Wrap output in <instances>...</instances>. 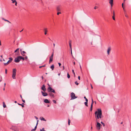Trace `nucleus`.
Returning <instances> with one entry per match:
<instances>
[{
    "mask_svg": "<svg viewBox=\"0 0 131 131\" xmlns=\"http://www.w3.org/2000/svg\"><path fill=\"white\" fill-rule=\"evenodd\" d=\"M47 90L49 92H53L54 93H56V92L51 87L49 86L47 88Z\"/></svg>",
    "mask_w": 131,
    "mask_h": 131,
    "instance_id": "nucleus-2",
    "label": "nucleus"
},
{
    "mask_svg": "<svg viewBox=\"0 0 131 131\" xmlns=\"http://www.w3.org/2000/svg\"><path fill=\"white\" fill-rule=\"evenodd\" d=\"M7 70L6 69L5 71V73L6 74L7 73Z\"/></svg>",
    "mask_w": 131,
    "mask_h": 131,
    "instance_id": "nucleus-48",
    "label": "nucleus"
},
{
    "mask_svg": "<svg viewBox=\"0 0 131 131\" xmlns=\"http://www.w3.org/2000/svg\"><path fill=\"white\" fill-rule=\"evenodd\" d=\"M40 119L41 121H45L46 120L45 119V118H43V117H40Z\"/></svg>",
    "mask_w": 131,
    "mask_h": 131,
    "instance_id": "nucleus-23",
    "label": "nucleus"
},
{
    "mask_svg": "<svg viewBox=\"0 0 131 131\" xmlns=\"http://www.w3.org/2000/svg\"><path fill=\"white\" fill-rule=\"evenodd\" d=\"M80 64V69H81V70H82V68H81V65H80V64Z\"/></svg>",
    "mask_w": 131,
    "mask_h": 131,
    "instance_id": "nucleus-47",
    "label": "nucleus"
},
{
    "mask_svg": "<svg viewBox=\"0 0 131 131\" xmlns=\"http://www.w3.org/2000/svg\"><path fill=\"white\" fill-rule=\"evenodd\" d=\"M24 58L25 60H26L27 59L28 57L27 56H26Z\"/></svg>",
    "mask_w": 131,
    "mask_h": 131,
    "instance_id": "nucleus-43",
    "label": "nucleus"
},
{
    "mask_svg": "<svg viewBox=\"0 0 131 131\" xmlns=\"http://www.w3.org/2000/svg\"><path fill=\"white\" fill-rule=\"evenodd\" d=\"M4 21H7L9 23H11L8 20H7L6 19H5V20H4Z\"/></svg>",
    "mask_w": 131,
    "mask_h": 131,
    "instance_id": "nucleus-39",
    "label": "nucleus"
},
{
    "mask_svg": "<svg viewBox=\"0 0 131 131\" xmlns=\"http://www.w3.org/2000/svg\"><path fill=\"white\" fill-rule=\"evenodd\" d=\"M67 77L68 79L70 78V76L69 74L68 73H67Z\"/></svg>",
    "mask_w": 131,
    "mask_h": 131,
    "instance_id": "nucleus-30",
    "label": "nucleus"
},
{
    "mask_svg": "<svg viewBox=\"0 0 131 131\" xmlns=\"http://www.w3.org/2000/svg\"><path fill=\"white\" fill-rule=\"evenodd\" d=\"M91 88L92 89H93V87L92 85H91Z\"/></svg>",
    "mask_w": 131,
    "mask_h": 131,
    "instance_id": "nucleus-60",
    "label": "nucleus"
},
{
    "mask_svg": "<svg viewBox=\"0 0 131 131\" xmlns=\"http://www.w3.org/2000/svg\"><path fill=\"white\" fill-rule=\"evenodd\" d=\"M36 130V129H35V128H34V129H32L31 130V131H35V130Z\"/></svg>",
    "mask_w": 131,
    "mask_h": 131,
    "instance_id": "nucleus-44",
    "label": "nucleus"
},
{
    "mask_svg": "<svg viewBox=\"0 0 131 131\" xmlns=\"http://www.w3.org/2000/svg\"><path fill=\"white\" fill-rule=\"evenodd\" d=\"M58 64H59V66H60L61 65V63H58Z\"/></svg>",
    "mask_w": 131,
    "mask_h": 131,
    "instance_id": "nucleus-51",
    "label": "nucleus"
},
{
    "mask_svg": "<svg viewBox=\"0 0 131 131\" xmlns=\"http://www.w3.org/2000/svg\"><path fill=\"white\" fill-rule=\"evenodd\" d=\"M53 54H52L51 56L50 57V58H51V59H53Z\"/></svg>",
    "mask_w": 131,
    "mask_h": 131,
    "instance_id": "nucleus-34",
    "label": "nucleus"
},
{
    "mask_svg": "<svg viewBox=\"0 0 131 131\" xmlns=\"http://www.w3.org/2000/svg\"><path fill=\"white\" fill-rule=\"evenodd\" d=\"M20 97H21V98L22 99H23V98H22V96H21V95H20Z\"/></svg>",
    "mask_w": 131,
    "mask_h": 131,
    "instance_id": "nucleus-57",
    "label": "nucleus"
},
{
    "mask_svg": "<svg viewBox=\"0 0 131 131\" xmlns=\"http://www.w3.org/2000/svg\"><path fill=\"white\" fill-rule=\"evenodd\" d=\"M40 131H46L45 130H44V128H42V129H40Z\"/></svg>",
    "mask_w": 131,
    "mask_h": 131,
    "instance_id": "nucleus-31",
    "label": "nucleus"
},
{
    "mask_svg": "<svg viewBox=\"0 0 131 131\" xmlns=\"http://www.w3.org/2000/svg\"><path fill=\"white\" fill-rule=\"evenodd\" d=\"M57 9L58 11H60L61 10L59 6H58L57 7Z\"/></svg>",
    "mask_w": 131,
    "mask_h": 131,
    "instance_id": "nucleus-20",
    "label": "nucleus"
},
{
    "mask_svg": "<svg viewBox=\"0 0 131 131\" xmlns=\"http://www.w3.org/2000/svg\"><path fill=\"white\" fill-rule=\"evenodd\" d=\"M20 60L21 59L23 60H25V58L24 57L20 56Z\"/></svg>",
    "mask_w": 131,
    "mask_h": 131,
    "instance_id": "nucleus-26",
    "label": "nucleus"
},
{
    "mask_svg": "<svg viewBox=\"0 0 131 131\" xmlns=\"http://www.w3.org/2000/svg\"><path fill=\"white\" fill-rule=\"evenodd\" d=\"M80 76H79L78 77V79L79 80H80Z\"/></svg>",
    "mask_w": 131,
    "mask_h": 131,
    "instance_id": "nucleus-53",
    "label": "nucleus"
},
{
    "mask_svg": "<svg viewBox=\"0 0 131 131\" xmlns=\"http://www.w3.org/2000/svg\"><path fill=\"white\" fill-rule=\"evenodd\" d=\"M71 40H70L69 42V46L70 47V49H72V48H71V46L72 45H71Z\"/></svg>",
    "mask_w": 131,
    "mask_h": 131,
    "instance_id": "nucleus-18",
    "label": "nucleus"
},
{
    "mask_svg": "<svg viewBox=\"0 0 131 131\" xmlns=\"http://www.w3.org/2000/svg\"><path fill=\"white\" fill-rule=\"evenodd\" d=\"M54 68V65L52 64L51 67L50 68L52 69V70H53Z\"/></svg>",
    "mask_w": 131,
    "mask_h": 131,
    "instance_id": "nucleus-22",
    "label": "nucleus"
},
{
    "mask_svg": "<svg viewBox=\"0 0 131 131\" xmlns=\"http://www.w3.org/2000/svg\"><path fill=\"white\" fill-rule=\"evenodd\" d=\"M53 101L54 103H56V102L55 100H53Z\"/></svg>",
    "mask_w": 131,
    "mask_h": 131,
    "instance_id": "nucleus-41",
    "label": "nucleus"
},
{
    "mask_svg": "<svg viewBox=\"0 0 131 131\" xmlns=\"http://www.w3.org/2000/svg\"><path fill=\"white\" fill-rule=\"evenodd\" d=\"M61 14V13L60 12H58L57 13V15H58L59 14Z\"/></svg>",
    "mask_w": 131,
    "mask_h": 131,
    "instance_id": "nucleus-52",
    "label": "nucleus"
},
{
    "mask_svg": "<svg viewBox=\"0 0 131 131\" xmlns=\"http://www.w3.org/2000/svg\"><path fill=\"white\" fill-rule=\"evenodd\" d=\"M71 100H73L77 98V97L75 96V94L73 92H72L71 93Z\"/></svg>",
    "mask_w": 131,
    "mask_h": 131,
    "instance_id": "nucleus-5",
    "label": "nucleus"
},
{
    "mask_svg": "<svg viewBox=\"0 0 131 131\" xmlns=\"http://www.w3.org/2000/svg\"><path fill=\"white\" fill-rule=\"evenodd\" d=\"M84 104H85V105L87 106H88V102L86 101V102H85L84 103Z\"/></svg>",
    "mask_w": 131,
    "mask_h": 131,
    "instance_id": "nucleus-27",
    "label": "nucleus"
},
{
    "mask_svg": "<svg viewBox=\"0 0 131 131\" xmlns=\"http://www.w3.org/2000/svg\"><path fill=\"white\" fill-rule=\"evenodd\" d=\"M17 2H16L15 3V5L16 6H17Z\"/></svg>",
    "mask_w": 131,
    "mask_h": 131,
    "instance_id": "nucleus-55",
    "label": "nucleus"
},
{
    "mask_svg": "<svg viewBox=\"0 0 131 131\" xmlns=\"http://www.w3.org/2000/svg\"><path fill=\"white\" fill-rule=\"evenodd\" d=\"M60 73H59L58 74V75L59 76L60 75Z\"/></svg>",
    "mask_w": 131,
    "mask_h": 131,
    "instance_id": "nucleus-63",
    "label": "nucleus"
},
{
    "mask_svg": "<svg viewBox=\"0 0 131 131\" xmlns=\"http://www.w3.org/2000/svg\"><path fill=\"white\" fill-rule=\"evenodd\" d=\"M38 122H37V124H36V126H37V125H38Z\"/></svg>",
    "mask_w": 131,
    "mask_h": 131,
    "instance_id": "nucleus-62",
    "label": "nucleus"
},
{
    "mask_svg": "<svg viewBox=\"0 0 131 131\" xmlns=\"http://www.w3.org/2000/svg\"><path fill=\"white\" fill-rule=\"evenodd\" d=\"M109 3L111 4L112 6L113 4V0H109Z\"/></svg>",
    "mask_w": 131,
    "mask_h": 131,
    "instance_id": "nucleus-16",
    "label": "nucleus"
},
{
    "mask_svg": "<svg viewBox=\"0 0 131 131\" xmlns=\"http://www.w3.org/2000/svg\"><path fill=\"white\" fill-rule=\"evenodd\" d=\"M96 111L97 112V114L99 116V118H101L102 112L101 109H98L97 110V111Z\"/></svg>",
    "mask_w": 131,
    "mask_h": 131,
    "instance_id": "nucleus-1",
    "label": "nucleus"
},
{
    "mask_svg": "<svg viewBox=\"0 0 131 131\" xmlns=\"http://www.w3.org/2000/svg\"><path fill=\"white\" fill-rule=\"evenodd\" d=\"M5 85H6V83H5L4 84V87H5Z\"/></svg>",
    "mask_w": 131,
    "mask_h": 131,
    "instance_id": "nucleus-58",
    "label": "nucleus"
},
{
    "mask_svg": "<svg viewBox=\"0 0 131 131\" xmlns=\"http://www.w3.org/2000/svg\"><path fill=\"white\" fill-rule=\"evenodd\" d=\"M53 60V59H51V58H50V59H49V63H50Z\"/></svg>",
    "mask_w": 131,
    "mask_h": 131,
    "instance_id": "nucleus-25",
    "label": "nucleus"
},
{
    "mask_svg": "<svg viewBox=\"0 0 131 131\" xmlns=\"http://www.w3.org/2000/svg\"><path fill=\"white\" fill-rule=\"evenodd\" d=\"M55 44L54 43H53V47H54L55 46Z\"/></svg>",
    "mask_w": 131,
    "mask_h": 131,
    "instance_id": "nucleus-56",
    "label": "nucleus"
},
{
    "mask_svg": "<svg viewBox=\"0 0 131 131\" xmlns=\"http://www.w3.org/2000/svg\"><path fill=\"white\" fill-rule=\"evenodd\" d=\"M72 71L73 73V74L74 75V77H75V73L74 71V70H72Z\"/></svg>",
    "mask_w": 131,
    "mask_h": 131,
    "instance_id": "nucleus-29",
    "label": "nucleus"
},
{
    "mask_svg": "<svg viewBox=\"0 0 131 131\" xmlns=\"http://www.w3.org/2000/svg\"><path fill=\"white\" fill-rule=\"evenodd\" d=\"M37 126H36V125L34 128L35 129H36L37 128Z\"/></svg>",
    "mask_w": 131,
    "mask_h": 131,
    "instance_id": "nucleus-54",
    "label": "nucleus"
},
{
    "mask_svg": "<svg viewBox=\"0 0 131 131\" xmlns=\"http://www.w3.org/2000/svg\"><path fill=\"white\" fill-rule=\"evenodd\" d=\"M0 61L1 62H2L3 61H5V60H4V59L2 58V59H0Z\"/></svg>",
    "mask_w": 131,
    "mask_h": 131,
    "instance_id": "nucleus-33",
    "label": "nucleus"
},
{
    "mask_svg": "<svg viewBox=\"0 0 131 131\" xmlns=\"http://www.w3.org/2000/svg\"><path fill=\"white\" fill-rule=\"evenodd\" d=\"M97 111H96L95 113V117L96 119V122H97V119H98L99 118V117L97 114Z\"/></svg>",
    "mask_w": 131,
    "mask_h": 131,
    "instance_id": "nucleus-11",
    "label": "nucleus"
},
{
    "mask_svg": "<svg viewBox=\"0 0 131 131\" xmlns=\"http://www.w3.org/2000/svg\"><path fill=\"white\" fill-rule=\"evenodd\" d=\"M2 19H3V20H5V19H4V18H2Z\"/></svg>",
    "mask_w": 131,
    "mask_h": 131,
    "instance_id": "nucleus-61",
    "label": "nucleus"
},
{
    "mask_svg": "<svg viewBox=\"0 0 131 131\" xmlns=\"http://www.w3.org/2000/svg\"><path fill=\"white\" fill-rule=\"evenodd\" d=\"M16 69H14L13 71V74L12 77L13 79L16 78Z\"/></svg>",
    "mask_w": 131,
    "mask_h": 131,
    "instance_id": "nucleus-3",
    "label": "nucleus"
},
{
    "mask_svg": "<svg viewBox=\"0 0 131 131\" xmlns=\"http://www.w3.org/2000/svg\"><path fill=\"white\" fill-rule=\"evenodd\" d=\"M45 65H44L43 66H40L39 67V68H41L42 67H45Z\"/></svg>",
    "mask_w": 131,
    "mask_h": 131,
    "instance_id": "nucleus-40",
    "label": "nucleus"
},
{
    "mask_svg": "<svg viewBox=\"0 0 131 131\" xmlns=\"http://www.w3.org/2000/svg\"><path fill=\"white\" fill-rule=\"evenodd\" d=\"M3 107L4 108H5L6 107V106L5 105V103L4 102H3Z\"/></svg>",
    "mask_w": 131,
    "mask_h": 131,
    "instance_id": "nucleus-24",
    "label": "nucleus"
},
{
    "mask_svg": "<svg viewBox=\"0 0 131 131\" xmlns=\"http://www.w3.org/2000/svg\"><path fill=\"white\" fill-rule=\"evenodd\" d=\"M92 104H91V111L92 110V106H93V99L92 98Z\"/></svg>",
    "mask_w": 131,
    "mask_h": 131,
    "instance_id": "nucleus-17",
    "label": "nucleus"
},
{
    "mask_svg": "<svg viewBox=\"0 0 131 131\" xmlns=\"http://www.w3.org/2000/svg\"><path fill=\"white\" fill-rule=\"evenodd\" d=\"M44 102L45 103H50L49 101L47 99H45L44 100Z\"/></svg>",
    "mask_w": 131,
    "mask_h": 131,
    "instance_id": "nucleus-15",
    "label": "nucleus"
},
{
    "mask_svg": "<svg viewBox=\"0 0 131 131\" xmlns=\"http://www.w3.org/2000/svg\"><path fill=\"white\" fill-rule=\"evenodd\" d=\"M44 31H45V34L46 35L47 34V28H45L44 29Z\"/></svg>",
    "mask_w": 131,
    "mask_h": 131,
    "instance_id": "nucleus-21",
    "label": "nucleus"
},
{
    "mask_svg": "<svg viewBox=\"0 0 131 131\" xmlns=\"http://www.w3.org/2000/svg\"><path fill=\"white\" fill-rule=\"evenodd\" d=\"M75 84H76V85H78L79 84V83H78L77 81H75Z\"/></svg>",
    "mask_w": 131,
    "mask_h": 131,
    "instance_id": "nucleus-38",
    "label": "nucleus"
},
{
    "mask_svg": "<svg viewBox=\"0 0 131 131\" xmlns=\"http://www.w3.org/2000/svg\"><path fill=\"white\" fill-rule=\"evenodd\" d=\"M9 61H8L7 63L4 62L3 63L5 65H7L9 63L11 62L13 59V58L12 57L9 58Z\"/></svg>",
    "mask_w": 131,
    "mask_h": 131,
    "instance_id": "nucleus-6",
    "label": "nucleus"
},
{
    "mask_svg": "<svg viewBox=\"0 0 131 131\" xmlns=\"http://www.w3.org/2000/svg\"><path fill=\"white\" fill-rule=\"evenodd\" d=\"M20 60V56H19L15 58L14 61L16 63H18Z\"/></svg>",
    "mask_w": 131,
    "mask_h": 131,
    "instance_id": "nucleus-4",
    "label": "nucleus"
},
{
    "mask_svg": "<svg viewBox=\"0 0 131 131\" xmlns=\"http://www.w3.org/2000/svg\"><path fill=\"white\" fill-rule=\"evenodd\" d=\"M12 3H14L15 2H16V0H12Z\"/></svg>",
    "mask_w": 131,
    "mask_h": 131,
    "instance_id": "nucleus-37",
    "label": "nucleus"
},
{
    "mask_svg": "<svg viewBox=\"0 0 131 131\" xmlns=\"http://www.w3.org/2000/svg\"><path fill=\"white\" fill-rule=\"evenodd\" d=\"M18 105H21L22 107H24V105H23V104H20L19 103H18Z\"/></svg>",
    "mask_w": 131,
    "mask_h": 131,
    "instance_id": "nucleus-28",
    "label": "nucleus"
},
{
    "mask_svg": "<svg viewBox=\"0 0 131 131\" xmlns=\"http://www.w3.org/2000/svg\"><path fill=\"white\" fill-rule=\"evenodd\" d=\"M19 50V48H17L16 49V50L14 52H16L15 55L16 56H18V55L19 54V52L18 51V50Z\"/></svg>",
    "mask_w": 131,
    "mask_h": 131,
    "instance_id": "nucleus-10",
    "label": "nucleus"
},
{
    "mask_svg": "<svg viewBox=\"0 0 131 131\" xmlns=\"http://www.w3.org/2000/svg\"><path fill=\"white\" fill-rule=\"evenodd\" d=\"M26 53V52L24 51H23L22 52H21V54L23 56H25V54Z\"/></svg>",
    "mask_w": 131,
    "mask_h": 131,
    "instance_id": "nucleus-14",
    "label": "nucleus"
},
{
    "mask_svg": "<svg viewBox=\"0 0 131 131\" xmlns=\"http://www.w3.org/2000/svg\"><path fill=\"white\" fill-rule=\"evenodd\" d=\"M48 95L50 96H51L52 97H54V94L52 92H49Z\"/></svg>",
    "mask_w": 131,
    "mask_h": 131,
    "instance_id": "nucleus-13",
    "label": "nucleus"
},
{
    "mask_svg": "<svg viewBox=\"0 0 131 131\" xmlns=\"http://www.w3.org/2000/svg\"><path fill=\"white\" fill-rule=\"evenodd\" d=\"M111 47H108L107 50V53L108 55H109L110 53V51H111Z\"/></svg>",
    "mask_w": 131,
    "mask_h": 131,
    "instance_id": "nucleus-9",
    "label": "nucleus"
},
{
    "mask_svg": "<svg viewBox=\"0 0 131 131\" xmlns=\"http://www.w3.org/2000/svg\"><path fill=\"white\" fill-rule=\"evenodd\" d=\"M41 92L42 94V95L43 96H47L48 94V93L46 92H43V91H41Z\"/></svg>",
    "mask_w": 131,
    "mask_h": 131,
    "instance_id": "nucleus-12",
    "label": "nucleus"
},
{
    "mask_svg": "<svg viewBox=\"0 0 131 131\" xmlns=\"http://www.w3.org/2000/svg\"><path fill=\"white\" fill-rule=\"evenodd\" d=\"M22 101H23V102H24V103H25V101L24 100H23V99H22Z\"/></svg>",
    "mask_w": 131,
    "mask_h": 131,
    "instance_id": "nucleus-45",
    "label": "nucleus"
},
{
    "mask_svg": "<svg viewBox=\"0 0 131 131\" xmlns=\"http://www.w3.org/2000/svg\"><path fill=\"white\" fill-rule=\"evenodd\" d=\"M41 89L43 92H45L46 90L45 85L44 84H43L41 88Z\"/></svg>",
    "mask_w": 131,
    "mask_h": 131,
    "instance_id": "nucleus-8",
    "label": "nucleus"
},
{
    "mask_svg": "<svg viewBox=\"0 0 131 131\" xmlns=\"http://www.w3.org/2000/svg\"><path fill=\"white\" fill-rule=\"evenodd\" d=\"M84 98L85 99V101H86L87 102H88V100L86 98V97L85 96H84Z\"/></svg>",
    "mask_w": 131,
    "mask_h": 131,
    "instance_id": "nucleus-36",
    "label": "nucleus"
},
{
    "mask_svg": "<svg viewBox=\"0 0 131 131\" xmlns=\"http://www.w3.org/2000/svg\"><path fill=\"white\" fill-rule=\"evenodd\" d=\"M71 55H72V49H71Z\"/></svg>",
    "mask_w": 131,
    "mask_h": 131,
    "instance_id": "nucleus-46",
    "label": "nucleus"
},
{
    "mask_svg": "<svg viewBox=\"0 0 131 131\" xmlns=\"http://www.w3.org/2000/svg\"><path fill=\"white\" fill-rule=\"evenodd\" d=\"M70 120L69 119L68 121V124L69 125H70Z\"/></svg>",
    "mask_w": 131,
    "mask_h": 131,
    "instance_id": "nucleus-35",
    "label": "nucleus"
},
{
    "mask_svg": "<svg viewBox=\"0 0 131 131\" xmlns=\"http://www.w3.org/2000/svg\"><path fill=\"white\" fill-rule=\"evenodd\" d=\"M101 123L103 125L104 127L105 126V124L104 123H103L102 122H101Z\"/></svg>",
    "mask_w": 131,
    "mask_h": 131,
    "instance_id": "nucleus-32",
    "label": "nucleus"
},
{
    "mask_svg": "<svg viewBox=\"0 0 131 131\" xmlns=\"http://www.w3.org/2000/svg\"><path fill=\"white\" fill-rule=\"evenodd\" d=\"M97 122V124L96 125V127L97 129L99 130L100 128V126L101 125V124L99 123L98 122Z\"/></svg>",
    "mask_w": 131,
    "mask_h": 131,
    "instance_id": "nucleus-7",
    "label": "nucleus"
},
{
    "mask_svg": "<svg viewBox=\"0 0 131 131\" xmlns=\"http://www.w3.org/2000/svg\"><path fill=\"white\" fill-rule=\"evenodd\" d=\"M113 16L112 17L113 19L114 20H115V12L114 11L113 12Z\"/></svg>",
    "mask_w": 131,
    "mask_h": 131,
    "instance_id": "nucleus-19",
    "label": "nucleus"
},
{
    "mask_svg": "<svg viewBox=\"0 0 131 131\" xmlns=\"http://www.w3.org/2000/svg\"><path fill=\"white\" fill-rule=\"evenodd\" d=\"M125 16L126 17H128V16H127V14H125Z\"/></svg>",
    "mask_w": 131,
    "mask_h": 131,
    "instance_id": "nucleus-50",
    "label": "nucleus"
},
{
    "mask_svg": "<svg viewBox=\"0 0 131 131\" xmlns=\"http://www.w3.org/2000/svg\"><path fill=\"white\" fill-rule=\"evenodd\" d=\"M0 46H1L2 45V44L1 43V41H0Z\"/></svg>",
    "mask_w": 131,
    "mask_h": 131,
    "instance_id": "nucleus-59",
    "label": "nucleus"
},
{
    "mask_svg": "<svg viewBox=\"0 0 131 131\" xmlns=\"http://www.w3.org/2000/svg\"><path fill=\"white\" fill-rule=\"evenodd\" d=\"M35 118H36V119H37H37H38V118L36 116H35Z\"/></svg>",
    "mask_w": 131,
    "mask_h": 131,
    "instance_id": "nucleus-49",
    "label": "nucleus"
},
{
    "mask_svg": "<svg viewBox=\"0 0 131 131\" xmlns=\"http://www.w3.org/2000/svg\"><path fill=\"white\" fill-rule=\"evenodd\" d=\"M98 8V7L96 6H95L94 7V9H96Z\"/></svg>",
    "mask_w": 131,
    "mask_h": 131,
    "instance_id": "nucleus-42",
    "label": "nucleus"
},
{
    "mask_svg": "<svg viewBox=\"0 0 131 131\" xmlns=\"http://www.w3.org/2000/svg\"><path fill=\"white\" fill-rule=\"evenodd\" d=\"M73 64H74V65H75V62H73Z\"/></svg>",
    "mask_w": 131,
    "mask_h": 131,
    "instance_id": "nucleus-64",
    "label": "nucleus"
}]
</instances>
